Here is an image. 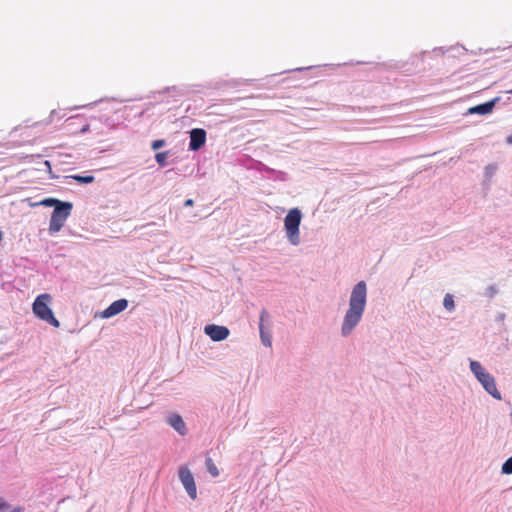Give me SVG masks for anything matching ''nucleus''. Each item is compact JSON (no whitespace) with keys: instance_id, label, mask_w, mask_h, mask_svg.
Listing matches in <instances>:
<instances>
[{"instance_id":"nucleus-4","label":"nucleus","mask_w":512,"mask_h":512,"mask_svg":"<svg viewBox=\"0 0 512 512\" xmlns=\"http://www.w3.org/2000/svg\"><path fill=\"white\" fill-rule=\"evenodd\" d=\"M73 205L70 202H64L60 206H56L53 210L49 223V232L55 234L64 226L65 221L70 216Z\"/></svg>"},{"instance_id":"nucleus-15","label":"nucleus","mask_w":512,"mask_h":512,"mask_svg":"<svg viewBox=\"0 0 512 512\" xmlns=\"http://www.w3.org/2000/svg\"><path fill=\"white\" fill-rule=\"evenodd\" d=\"M63 203H64L63 201H60L56 198H46L40 202L41 205L46 206V207H54V209H56V206H60Z\"/></svg>"},{"instance_id":"nucleus-7","label":"nucleus","mask_w":512,"mask_h":512,"mask_svg":"<svg viewBox=\"0 0 512 512\" xmlns=\"http://www.w3.org/2000/svg\"><path fill=\"white\" fill-rule=\"evenodd\" d=\"M206 141V131L201 128H195L190 131L189 149L191 151L199 150Z\"/></svg>"},{"instance_id":"nucleus-13","label":"nucleus","mask_w":512,"mask_h":512,"mask_svg":"<svg viewBox=\"0 0 512 512\" xmlns=\"http://www.w3.org/2000/svg\"><path fill=\"white\" fill-rule=\"evenodd\" d=\"M470 369L474 373V375L476 376L477 379L479 377L484 376V374L486 373L485 369L478 361H471Z\"/></svg>"},{"instance_id":"nucleus-21","label":"nucleus","mask_w":512,"mask_h":512,"mask_svg":"<svg viewBox=\"0 0 512 512\" xmlns=\"http://www.w3.org/2000/svg\"><path fill=\"white\" fill-rule=\"evenodd\" d=\"M165 145L164 140H155L152 142V149L157 150Z\"/></svg>"},{"instance_id":"nucleus-23","label":"nucleus","mask_w":512,"mask_h":512,"mask_svg":"<svg viewBox=\"0 0 512 512\" xmlns=\"http://www.w3.org/2000/svg\"><path fill=\"white\" fill-rule=\"evenodd\" d=\"M11 512H22V508L21 507H16Z\"/></svg>"},{"instance_id":"nucleus-20","label":"nucleus","mask_w":512,"mask_h":512,"mask_svg":"<svg viewBox=\"0 0 512 512\" xmlns=\"http://www.w3.org/2000/svg\"><path fill=\"white\" fill-rule=\"evenodd\" d=\"M10 508V505L6 500L0 496V512H6Z\"/></svg>"},{"instance_id":"nucleus-22","label":"nucleus","mask_w":512,"mask_h":512,"mask_svg":"<svg viewBox=\"0 0 512 512\" xmlns=\"http://www.w3.org/2000/svg\"><path fill=\"white\" fill-rule=\"evenodd\" d=\"M194 204L192 199H187L184 203L185 206H192Z\"/></svg>"},{"instance_id":"nucleus-12","label":"nucleus","mask_w":512,"mask_h":512,"mask_svg":"<svg viewBox=\"0 0 512 512\" xmlns=\"http://www.w3.org/2000/svg\"><path fill=\"white\" fill-rule=\"evenodd\" d=\"M496 100H492L483 104L476 105L474 107L469 108L468 112L470 114H480L485 115L492 112L495 106Z\"/></svg>"},{"instance_id":"nucleus-11","label":"nucleus","mask_w":512,"mask_h":512,"mask_svg":"<svg viewBox=\"0 0 512 512\" xmlns=\"http://www.w3.org/2000/svg\"><path fill=\"white\" fill-rule=\"evenodd\" d=\"M168 423L172 426L179 434L185 435L187 432L186 425L182 417L178 414H172L168 417Z\"/></svg>"},{"instance_id":"nucleus-1","label":"nucleus","mask_w":512,"mask_h":512,"mask_svg":"<svg viewBox=\"0 0 512 512\" xmlns=\"http://www.w3.org/2000/svg\"><path fill=\"white\" fill-rule=\"evenodd\" d=\"M366 299V283L364 281H360L354 286L350 295L349 308L346 311L341 327V333L343 336L350 335L353 329L360 322L365 310Z\"/></svg>"},{"instance_id":"nucleus-24","label":"nucleus","mask_w":512,"mask_h":512,"mask_svg":"<svg viewBox=\"0 0 512 512\" xmlns=\"http://www.w3.org/2000/svg\"><path fill=\"white\" fill-rule=\"evenodd\" d=\"M44 164H45L49 169L51 168V166H50V162H49V161H47V160H46V161L44 162Z\"/></svg>"},{"instance_id":"nucleus-16","label":"nucleus","mask_w":512,"mask_h":512,"mask_svg":"<svg viewBox=\"0 0 512 512\" xmlns=\"http://www.w3.org/2000/svg\"><path fill=\"white\" fill-rule=\"evenodd\" d=\"M443 305L448 311H452L455 307L454 299L451 294H446L443 300Z\"/></svg>"},{"instance_id":"nucleus-14","label":"nucleus","mask_w":512,"mask_h":512,"mask_svg":"<svg viewBox=\"0 0 512 512\" xmlns=\"http://www.w3.org/2000/svg\"><path fill=\"white\" fill-rule=\"evenodd\" d=\"M205 465L207 471L212 477L219 476V470L211 458H206Z\"/></svg>"},{"instance_id":"nucleus-18","label":"nucleus","mask_w":512,"mask_h":512,"mask_svg":"<svg viewBox=\"0 0 512 512\" xmlns=\"http://www.w3.org/2000/svg\"><path fill=\"white\" fill-rule=\"evenodd\" d=\"M72 178L79 183H91L94 181V177L91 175H88V176L74 175V176H72Z\"/></svg>"},{"instance_id":"nucleus-6","label":"nucleus","mask_w":512,"mask_h":512,"mask_svg":"<svg viewBox=\"0 0 512 512\" xmlns=\"http://www.w3.org/2000/svg\"><path fill=\"white\" fill-rule=\"evenodd\" d=\"M204 332L207 336L210 337L212 341L215 342L225 340L230 334V331L227 327L215 324L206 325Z\"/></svg>"},{"instance_id":"nucleus-17","label":"nucleus","mask_w":512,"mask_h":512,"mask_svg":"<svg viewBox=\"0 0 512 512\" xmlns=\"http://www.w3.org/2000/svg\"><path fill=\"white\" fill-rule=\"evenodd\" d=\"M167 157L168 152H159L155 155V160L160 166H165Z\"/></svg>"},{"instance_id":"nucleus-10","label":"nucleus","mask_w":512,"mask_h":512,"mask_svg":"<svg viewBox=\"0 0 512 512\" xmlns=\"http://www.w3.org/2000/svg\"><path fill=\"white\" fill-rule=\"evenodd\" d=\"M268 319H269V313L267 312V310L263 309L260 312V322H259L260 338H261L262 343L266 347H271V345H272L271 333H270V331H267L264 327V322L267 321Z\"/></svg>"},{"instance_id":"nucleus-5","label":"nucleus","mask_w":512,"mask_h":512,"mask_svg":"<svg viewBox=\"0 0 512 512\" xmlns=\"http://www.w3.org/2000/svg\"><path fill=\"white\" fill-rule=\"evenodd\" d=\"M179 479L192 500L197 497V488L194 476L186 466L179 468Z\"/></svg>"},{"instance_id":"nucleus-2","label":"nucleus","mask_w":512,"mask_h":512,"mask_svg":"<svg viewBox=\"0 0 512 512\" xmlns=\"http://www.w3.org/2000/svg\"><path fill=\"white\" fill-rule=\"evenodd\" d=\"M51 301L52 297L50 294H40L33 302L32 311L37 318L47 322L55 328H58L60 326V322L54 316V313L50 308Z\"/></svg>"},{"instance_id":"nucleus-19","label":"nucleus","mask_w":512,"mask_h":512,"mask_svg":"<svg viewBox=\"0 0 512 512\" xmlns=\"http://www.w3.org/2000/svg\"><path fill=\"white\" fill-rule=\"evenodd\" d=\"M503 474H512V457L508 458L502 465Z\"/></svg>"},{"instance_id":"nucleus-9","label":"nucleus","mask_w":512,"mask_h":512,"mask_svg":"<svg viewBox=\"0 0 512 512\" xmlns=\"http://www.w3.org/2000/svg\"><path fill=\"white\" fill-rule=\"evenodd\" d=\"M478 381L482 384L484 389L494 398L501 399V394L498 391L494 377L486 372L484 376L479 377Z\"/></svg>"},{"instance_id":"nucleus-26","label":"nucleus","mask_w":512,"mask_h":512,"mask_svg":"<svg viewBox=\"0 0 512 512\" xmlns=\"http://www.w3.org/2000/svg\"><path fill=\"white\" fill-rule=\"evenodd\" d=\"M511 93H512V89H511Z\"/></svg>"},{"instance_id":"nucleus-3","label":"nucleus","mask_w":512,"mask_h":512,"mask_svg":"<svg viewBox=\"0 0 512 512\" xmlns=\"http://www.w3.org/2000/svg\"><path fill=\"white\" fill-rule=\"evenodd\" d=\"M302 214L298 208H293L288 211L285 219L284 226L286 229V234L293 245H298L300 242L299 239V226L301 223Z\"/></svg>"},{"instance_id":"nucleus-8","label":"nucleus","mask_w":512,"mask_h":512,"mask_svg":"<svg viewBox=\"0 0 512 512\" xmlns=\"http://www.w3.org/2000/svg\"><path fill=\"white\" fill-rule=\"evenodd\" d=\"M128 306V301L126 299H119L111 303L105 310L101 312L102 318H111L122 311H124Z\"/></svg>"},{"instance_id":"nucleus-25","label":"nucleus","mask_w":512,"mask_h":512,"mask_svg":"<svg viewBox=\"0 0 512 512\" xmlns=\"http://www.w3.org/2000/svg\"><path fill=\"white\" fill-rule=\"evenodd\" d=\"M508 142H509V143H512V135H511V136H509V138H508Z\"/></svg>"}]
</instances>
